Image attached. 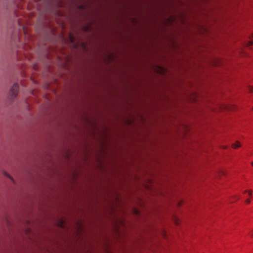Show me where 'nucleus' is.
<instances>
[{"mask_svg":"<svg viewBox=\"0 0 253 253\" xmlns=\"http://www.w3.org/2000/svg\"><path fill=\"white\" fill-rule=\"evenodd\" d=\"M221 174H223V175L224 174V172L222 171H221Z\"/></svg>","mask_w":253,"mask_h":253,"instance_id":"ddd939ff","label":"nucleus"},{"mask_svg":"<svg viewBox=\"0 0 253 253\" xmlns=\"http://www.w3.org/2000/svg\"><path fill=\"white\" fill-rule=\"evenodd\" d=\"M71 39L72 41L74 40V38H73L72 36H71Z\"/></svg>","mask_w":253,"mask_h":253,"instance_id":"f8f14e48","label":"nucleus"},{"mask_svg":"<svg viewBox=\"0 0 253 253\" xmlns=\"http://www.w3.org/2000/svg\"><path fill=\"white\" fill-rule=\"evenodd\" d=\"M252 37L253 38V34H252Z\"/></svg>","mask_w":253,"mask_h":253,"instance_id":"2eb2a0df","label":"nucleus"},{"mask_svg":"<svg viewBox=\"0 0 253 253\" xmlns=\"http://www.w3.org/2000/svg\"><path fill=\"white\" fill-rule=\"evenodd\" d=\"M245 202L247 204H250L251 203V200L249 199H247L246 200Z\"/></svg>","mask_w":253,"mask_h":253,"instance_id":"6e6552de","label":"nucleus"},{"mask_svg":"<svg viewBox=\"0 0 253 253\" xmlns=\"http://www.w3.org/2000/svg\"><path fill=\"white\" fill-rule=\"evenodd\" d=\"M222 107L223 109L228 111L233 110L235 108V106L232 104L224 105H223Z\"/></svg>","mask_w":253,"mask_h":253,"instance_id":"f03ea898","label":"nucleus"},{"mask_svg":"<svg viewBox=\"0 0 253 253\" xmlns=\"http://www.w3.org/2000/svg\"><path fill=\"white\" fill-rule=\"evenodd\" d=\"M241 146V145L238 141H236L235 143H233L232 144V148H233L234 149H237L239 147H240Z\"/></svg>","mask_w":253,"mask_h":253,"instance_id":"7ed1b4c3","label":"nucleus"},{"mask_svg":"<svg viewBox=\"0 0 253 253\" xmlns=\"http://www.w3.org/2000/svg\"><path fill=\"white\" fill-rule=\"evenodd\" d=\"M253 44V42L252 41H248L246 43V45L248 46H249L250 45H252Z\"/></svg>","mask_w":253,"mask_h":253,"instance_id":"20e7f679","label":"nucleus"},{"mask_svg":"<svg viewBox=\"0 0 253 253\" xmlns=\"http://www.w3.org/2000/svg\"><path fill=\"white\" fill-rule=\"evenodd\" d=\"M251 164H252V166H253V162H252L251 163Z\"/></svg>","mask_w":253,"mask_h":253,"instance_id":"4468645a","label":"nucleus"},{"mask_svg":"<svg viewBox=\"0 0 253 253\" xmlns=\"http://www.w3.org/2000/svg\"><path fill=\"white\" fill-rule=\"evenodd\" d=\"M249 90L251 92H253V86H250L249 87Z\"/></svg>","mask_w":253,"mask_h":253,"instance_id":"0eeeda50","label":"nucleus"},{"mask_svg":"<svg viewBox=\"0 0 253 253\" xmlns=\"http://www.w3.org/2000/svg\"><path fill=\"white\" fill-rule=\"evenodd\" d=\"M247 192L248 193L249 196H251L252 195V190H245L244 192V193H246Z\"/></svg>","mask_w":253,"mask_h":253,"instance_id":"39448f33","label":"nucleus"},{"mask_svg":"<svg viewBox=\"0 0 253 253\" xmlns=\"http://www.w3.org/2000/svg\"><path fill=\"white\" fill-rule=\"evenodd\" d=\"M234 197L236 199V200L239 199V197L237 196H234Z\"/></svg>","mask_w":253,"mask_h":253,"instance_id":"9d476101","label":"nucleus"},{"mask_svg":"<svg viewBox=\"0 0 253 253\" xmlns=\"http://www.w3.org/2000/svg\"><path fill=\"white\" fill-rule=\"evenodd\" d=\"M227 146H222L223 149H227Z\"/></svg>","mask_w":253,"mask_h":253,"instance_id":"9b49d317","label":"nucleus"},{"mask_svg":"<svg viewBox=\"0 0 253 253\" xmlns=\"http://www.w3.org/2000/svg\"><path fill=\"white\" fill-rule=\"evenodd\" d=\"M19 90L18 84L16 83L14 84L12 86L10 90L11 95L12 97H15L18 94Z\"/></svg>","mask_w":253,"mask_h":253,"instance_id":"f257e3e1","label":"nucleus"},{"mask_svg":"<svg viewBox=\"0 0 253 253\" xmlns=\"http://www.w3.org/2000/svg\"><path fill=\"white\" fill-rule=\"evenodd\" d=\"M4 174L5 176H6L7 177H9L11 180L13 181V178L8 173H7L6 172H4Z\"/></svg>","mask_w":253,"mask_h":253,"instance_id":"423d86ee","label":"nucleus"},{"mask_svg":"<svg viewBox=\"0 0 253 253\" xmlns=\"http://www.w3.org/2000/svg\"><path fill=\"white\" fill-rule=\"evenodd\" d=\"M174 222H175V223L176 225H178V219H177L175 218V221H174Z\"/></svg>","mask_w":253,"mask_h":253,"instance_id":"1a4fd4ad","label":"nucleus"}]
</instances>
